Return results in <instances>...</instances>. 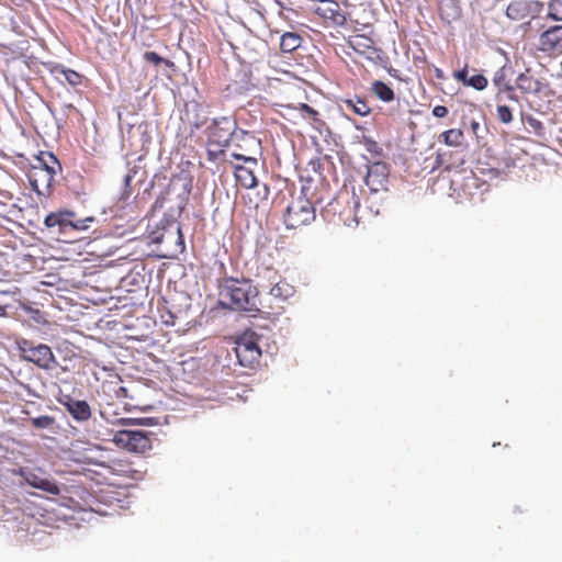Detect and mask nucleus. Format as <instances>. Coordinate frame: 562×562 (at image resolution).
<instances>
[{"label":"nucleus","mask_w":562,"mask_h":562,"mask_svg":"<svg viewBox=\"0 0 562 562\" xmlns=\"http://www.w3.org/2000/svg\"><path fill=\"white\" fill-rule=\"evenodd\" d=\"M300 111L302 112L305 119L313 120L314 122L318 121V112L308 104L301 103Z\"/></svg>","instance_id":"obj_29"},{"label":"nucleus","mask_w":562,"mask_h":562,"mask_svg":"<svg viewBox=\"0 0 562 562\" xmlns=\"http://www.w3.org/2000/svg\"><path fill=\"white\" fill-rule=\"evenodd\" d=\"M508 98H509L510 100H517V98H516L515 95H513V94H509V95H508Z\"/></svg>","instance_id":"obj_44"},{"label":"nucleus","mask_w":562,"mask_h":562,"mask_svg":"<svg viewBox=\"0 0 562 562\" xmlns=\"http://www.w3.org/2000/svg\"><path fill=\"white\" fill-rule=\"evenodd\" d=\"M302 37L294 32H285L280 37V49L283 53H292L297 49L302 44Z\"/></svg>","instance_id":"obj_18"},{"label":"nucleus","mask_w":562,"mask_h":562,"mask_svg":"<svg viewBox=\"0 0 562 562\" xmlns=\"http://www.w3.org/2000/svg\"><path fill=\"white\" fill-rule=\"evenodd\" d=\"M122 425H153V418H122Z\"/></svg>","instance_id":"obj_31"},{"label":"nucleus","mask_w":562,"mask_h":562,"mask_svg":"<svg viewBox=\"0 0 562 562\" xmlns=\"http://www.w3.org/2000/svg\"><path fill=\"white\" fill-rule=\"evenodd\" d=\"M562 41V25H554L539 36V49L544 53L554 50Z\"/></svg>","instance_id":"obj_12"},{"label":"nucleus","mask_w":562,"mask_h":562,"mask_svg":"<svg viewBox=\"0 0 562 562\" xmlns=\"http://www.w3.org/2000/svg\"><path fill=\"white\" fill-rule=\"evenodd\" d=\"M454 78L465 85L468 78H469V71L468 66H464L462 69L454 72Z\"/></svg>","instance_id":"obj_35"},{"label":"nucleus","mask_w":562,"mask_h":562,"mask_svg":"<svg viewBox=\"0 0 562 562\" xmlns=\"http://www.w3.org/2000/svg\"><path fill=\"white\" fill-rule=\"evenodd\" d=\"M94 221L93 216L77 220L75 212L60 210L46 215L44 224L54 234L69 236L72 232L87 231Z\"/></svg>","instance_id":"obj_2"},{"label":"nucleus","mask_w":562,"mask_h":562,"mask_svg":"<svg viewBox=\"0 0 562 562\" xmlns=\"http://www.w3.org/2000/svg\"><path fill=\"white\" fill-rule=\"evenodd\" d=\"M31 168L47 169V171H50V168L55 169V171L61 170L60 162L52 153H41L35 157Z\"/></svg>","instance_id":"obj_16"},{"label":"nucleus","mask_w":562,"mask_h":562,"mask_svg":"<svg viewBox=\"0 0 562 562\" xmlns=\"http://www.w3.org/2000/svg\"><path fill=\"white\" fill-rule=\"evenodd\" d=\"M113 442L130 452L144 453L151 449V441L143 430L123 429L114 434Z\"/></svg>","instance_id":"obj_5"},{"label":"nucleus","mask_w":562,"mask_h":562,"mask_svg":"<svg viewBox=\"0 0 562 562\" xmlns=\"http://www.w3.org/2000/svg\"><path fill=\"white\" fill-rule=\"evenodd\" d=\"M358 46L366 47V44L358 43Z\"/></svg>","instance_id":"obj_47"},{"label":"nucleus","mask_w":562,"mask_h":562,"mask_svg":"<svg viewBox=\"0 0 562 562\" xmlns=\"http://www.w3.org/2000/svg\"><path fill=\"white\" fill-rule=\"evenodd\" d=\"M235 352L243 367H251L261 356V350L252 335L240 337L236 342Z\"/></svg>","instance_id":"obj_7"},{"label":"nucleus","mask_w":562,"mask_h":562,"mask_svg":"<svg viewBox=\"0 0 562 562\" xmlns=\"http://www.w3.org/2000/svg\"><path fill=\"white\" fill-rule=\"evenodd\" d=\"M497 117L502 123L508 124L513 120V114L507 105H497Z\"/></svg>","instance_id":"obj_28"},{"label":"nucleus","mask_w":562,"mask_h":562,"mask_svg":"<svg viewBox=\"0 0 562 562\" xmlns=\"http://www.w3.org/2000/svg\"><path fill=\"white\" fill-rule=\"evenodd\" d=\"M559 3V0H552L549 2V13L548 18L554 20V21H561L562 20V13L559 14L557 10V5Z\"/></svg>","instance_id":"obj_34"},{"label":"nucleus","mask_w":562,"mask_h":562,"mask_svg":"<svg viewBox=\"0 0 562 562\" xmlns=\"http://www.w3.org/2000/svg\"><path fill=\"white\" fill-rule=\"evenodd\" d=\"M235 176L239 184L246 189H251L257 186V178L254 172L243 166H237L235 168Z\"/></svg>","instance_id":"obj_20"},{"label":"nucleus","mask_w":562,"mask_h":562,"mask_svg":"<svg viewBox=\"0 0 562 562\" xmlns=\"http://www.w3.org/2000/svg\"><path fill=\"white\" fill-rule=\"evenodd\" d=\"M505 78H506V68L505 67H502L499 68L495 74H494V77H493V83L499 89L502 90V86L503 83L505 82Z\"/></svg>","instance_id":"obj_33"},{"label":"nucleus","mask_w":562,"mask_h":562,"mask_svg":"<svg viewBox=\"0 0 562 562\" xmlns=\"http://www.w3.org/2000/svg\"><path fill=\"white\" fill-rule=\"evenodd\" d=\"M342 111H352L353 113L364 116L370 113L369 105L361 99H346L340 103Z\"/></svg>","instance_id":"obj_19"},{"label":"nucleus","mask_w":562,"mask_h":562,"mask_svg":"<svg viewBox=\"0 0 562 562\" xmlns=\"http://www.w3.org/2000/svg\"><path fill=\"white\" fill-rule=\"evenodd\" d=\"M464 86L472 87L477 91H482L487 87V79L480 74L469 76Z\"/></svg>","instance_id":"obj_25"},{"label":"nucleus","mask_w":562,"mask_h":562,"mask_svg":"<svg viewBox=\"0 0 562 562\" xmlns=\"http://www.w3.org/2000/svg\"><path fill=\"white\" fill-rule=\"evenodd\" d=\"M57 402L78 423L87 422L91 417V408L87 401L77 400L72 397L70 394L61 393L57 397Z\"/></svg>","instance_id":"obj_8"},{"label":"nucleus","mask_w":562,"mask_h":562,"mask_svg":"<svg viewBox=\"0 0 562 562\" xmlns=\"http://www.w3.org/2000/svg\"><path fill=\"white\" fill-rule=\"evenodd\" d=\"M521 120L525 124L528 125V131L533 133L538 137H543L546 135L544 126L542 122L533 117L532 115L526 114L521 116Z\"/></svg>","instance_id":"obj_23"},{"label":"nucleus","mask_w":562,"mask_h":562,"mask_svg":"<svg viewBox=\"0 0 562 562\" xmlns=\"http://www.w3.org/2000/svg\"><path fill=\"white\" fill-rule=\"evenodd\" d=\"M31 424L36 429H49L55 424V418L48 415L31 418Z\"/></svg>","instance_id":"obj_26"},{"label":"nucleus","mask_w":562,"mask_h":562,"mask_svg":"<svg viewBox=\"0 0 562 562\" xmlns=\"http://www.w3.org/2000/svg\"><path fill=\"white\" fill-rule=\"evenodd\" d=\"M432 114L436 117H445L448 114V109L445 105H436L432 109Z\"/></svg>","instance_id":"obj_37"},{"label":"nucleus","mask_w":562,"mask_h":562,"mask_svg":"<svg viewBox=\"0 0 562 562\" xmlns=\"http://www.w3.org/2000/svg\"><path fill=\"white\" fill-rule=\"evenodd\" d=\"M543 2L538 0H527L528 16L537 18L543 10Z\"/></svg>","instance_id":"obj_27"},{"label":"nucleus","mask_w":562,"mask_h":562,"mask_svg":"<svg viewBox=\"0 0 562 562\" xmlns=\"http://www.w3.org/2000/svg\"><path fill=\"white\" fill-rule=\"evenodd\" d=\"M252 42L259 52L265 50L267 47L266 42L260 38H254Z\"/></svg>","instance_id":"obj_38"},{"label":"nucleus","mask_w":562,"mask_h":562,"mask_svg":"<svg viewBox=\"0 0 562 562\" xmlns=\"http://www.w3.org/2000/svg\"><path fill=\"white\" fill-rule=\"evenodd\" d=\"M19 350L25 361L41 369L53 370L58 364L50 347L45 344L34 345L33 341L23 339L19 342Z\"/></svg>","instance_id":"obj_3"},{"label":"nucleus","mask_w":562,"mask_h":562,"mask_svg":"<svg viewBox=\"0 0 562 562\" xmlns=\"http://www.w3.org/2000/svg\"><path fill=\"white\" fill-rule=\"evenodd\" d=\"M221 303L232 310L259 312L258 289L248 279H229L221 289Z\"/></svg>","instance_id":"obj_1"},{"label":"nucleus","mask_w":562,"mask_h":562,"mask_svg":"<svg viewBox=\"0 0 562 562\" xmlns=\"http://www.w3.org/2000/svg\"><path fill=\"white\" fill-rule=\"evenodd\" d=\"M233 157L236 158V159H239V160H244V161H249V162L256 164V159L251 158V157H246V156L239 155V154H233Z\"/></svg>","instance_id":"obj_39"},{"label":"nucleus","mask_w":562,"mask_h":562,"mask_svg":"<svg viewBox=\"0 0 562 562\" xmlns=\"http://www.w3.org/2000/svg\"><path fill=\"white\" fill-rule=\"evenodd\" d=\"M24 389H25L27 395L33 396V397H40V395L34 390H32L29 385H24Z\"/></svg>","instance_id":"obj_40"},{"label":"nucleus","mask_w":562,"mask_h":562,"mask_svg":"<svg viewBox=\"0 0 562 562\" xmlns=\"http://www.w3.org/2000/svg\"><path fill=\"white\" fill-rule=\"evenodd\" d=\"M358 46L366 47V44L358 43Z\"/></svg>","instance_id":"obj_45"},{"label":"nucleus","mask_w":562,"mask_h":562,"mask_svg":"<svg viewBox=\"0 0 562 562\" xmlns=\"http://www.w3.org/2000/svg\"><path fill=\"white\" fill-rule=\"evenodd\" d=\"M358 46L366 47V44L358 43Z\"/></svg>","instance_id":"obj_46"},{"label":"nucleus","mask_w":562,"mask_h":562,"mask_svg":"<svg viewBox=\"0 0 562 562\" xmlns=\"http://www.w3.org/2000/svg\"><path fill=\"white\" fill-rule=\"evenodd\" d=\"M442 140L448 146H459L463 139V132L461 130H448L441 134Z\"/></svg>","instance_id":"obj_24"},{"label":"nucleus","mask_w":562,"mask_h":562,"mask_svg":"<svg viewBox=\"0 0 562 562\" xmlns=\"http://www.w3.org/2000/svg\"><path fill=\"white\" fill-rule=\"evenodd\" d=\"M300 111L302 112L305 119L313 120L314 122L318 121V112L308 104L301 103Z\"/></svg>","instance_id":"obj_30"},{"label":"nucleus","mask_w":562,"mask_h":562,"mask_svg":"<svg viewBox=\"0 0 562 562\" xmlns=\"http://www.w3.org/2000/svg\"><path fill=\"white\" fill-rule=\"evenodd\" d=\"M372 92L383 102H391L394 100V91L385 82L376 80L372 82Z\"/></svg>","instance_id":"obj_22"},{"label":"nucleus","mask_w":562,"mask_h":562,"mask_svg":"<svg viewBox=\"0 0 562 562\" xmlns=\"http://www.w3.org/2000/svg\"><path fill=\"white\" fill-rule=\"evenodd\" d=\"M210 139L221 147L229 145L231 138L236 130V122L231 117L214 119L207 127Z\"/></svg>","instance_id":"obj_6"},{"label":"nucleus","mask_w":562,"mask_h":562,"mask_svg":"<svg viewBox=\"0 0 562 562\" xmlns=\"http://www.w3.org/2000/svg\"><path fill=\"white\" fill-rule=\"evenodd\" d=\"M506 16L513 21H519L527 18V0L512 1L506 9Z\"/></svg>","instance_id":"obj_17"},{"label":"nucleus","mask_w":562,"mask_h":562,"mask_svg":"<svg viewBox=\"0 0 562 562\" xmlns=\"http://www.w3.org/2000/svg\"><path fill=\"white\" fill-rule=\"evenodd\" d=\"M389 182V168L384 162H374L368 168L366 176V184L369 187L371 194L380 191H386Z\"/></svg>","instance_id":"obj_10"},{"label":"nucleus","mask_w":562,"mask_h":562,"mask_svg":"<svg viewBox=\"0 0 562 562\" xmlns=\"http://www.w3.org/2000/svg\"><path fill=\"white\" fill-rule=\"evenodd\" d=\"M516 85L525 93H537L540 90V82L524 72L517 76Z\"/></svg>","instance_id":"obj_21"},{"label":"nucleus","mask_w":562,"mask_h":562,"mask_svg":"<svg viewBox=\"0 0 562 562\" xmlns=\"http://www.w3.org/2000/svg\"><path fill=\"white\" fill-rule=\"evenodd\" d=\"M177 235V244L184 247V241L181 233V227L178 223H169L168 228L165 226L160 229L154 231L149 234L150 243L160 244L166 238H173Z\"/></svg>","instance_id":"obj_13"},{"label":"nucleus","mask_w":562,"mask_h":562,"mask_svg":"<svg viewBox=\"0 0 562 562\" xmlns=\"http://www.w3.org/2000/svg\"><path fill=\"white\" fill-rule=\"evenodd\" d=\"M144 178H145V171L142 168H139L137 166L130 168L123 179V189H122V192L120 195V200L126 201L130 198L132 182L134 179H137V182H143Z\"/></svg>","instance_id":"obj_14"},{"label":"nucleus","mask_w":562,"mask_h":562,"mask_svg":"<svg viewBox=\"0 0 562 562\" xmlns=\"http://www.w3.org/2000/svg\"><path fill=\"white\" fill-rule=\"evenodd\" d=\"M479 127H480L479 122H476V121H472V122H471V128H472V131H473L474 133H476V130H477Z\"/></svg>","instance_id":"obj_42"},{"label":"nucleus","mask_w":562,"mask_h":562,"mask_svg":"<svg viewBox=\"0 0 562 562\" xmlns=\"http://www.w3.org/2000/svg\"><path fill=\"white\" fill-rule=\"evenodd\" d=\"M144 59L154 65H159L161 63L168 64L169 61L158 55L156 52H145Z\"/></svg>","instance_id":"obj_32"},{"label":"nucleus","mask_w":562,"mask_h":562,"mask_svg":"<svg viewBox=\"0 0 562 562\" xmlns=\"http://www.w3.org/2000/svg\"><path fill=\"white\" fill-rule=\"evenodd\" d=\"M21 476L27 485L34 488L41 490L50 495L60 494V487L55 481L50 479L43 477L40 474L29 470H21Z\"/></svg>","instance_id":"obj_11"},{"label":"nucleus","mask_w":562,"mask_h":562,"mask_svg":"<svg viewBox=\"0 0 562 562\" xmlns=\"http://www.w3.org/2000/svg\"><path fill=\"white\" fill-rule=\"evenodd\" d=\"M56 173L57 171L52 168L50 171H47V169L31 168L27 173V179L32 189L38 195L46 196L50 194V188Z\"/></svg>","instance_id":"obj_9"},{"label":"nucleus","mask_w":562,"mask_h":562,"mask_svg":"<svg viewBox=\"0 0 562 562\" xmlns=\"http://www.w3.org/2000/svg\"><path fill=\"white\" fill-rule=\"evenodd\" d=\"M502 89L507 91V92H513L514 90V87L512 85H509L508 82H504L503 86H502Z\"/></svg>","instance_id":"obj_41"},{"label":"nucleus","mask_w":562,"mask_h":562,"mask_svg":"<svg viewBox=\"0 0 562 562\" xmlns=\"http://www.w3.org/2000/svg\"><path fill=\"white\" fill-rule=\"evenodd\" d=\"M64 110H65V112L66 111H71V110H75V106L72 104H65L64 105Z\"/></svg>","instance_id":"obj_43"},{"label":"nucleus","mask_w":562,"mask_h":562,"mask_svg":"<svg viewBox=\"0 0 562 562\" xmlns=\"http://www.w3.org/2000/svg\"><path fill=\"white\" fill-rule=\"evenodd\" d=\"M315 218V209L308 199L299 198L288 205L284 224L288 229L307 225Z\"/></svg>","instance_id":"obj_4"},{"label":"nucleus","mask_w":562,"mask_h":562,"mask_svg":"<svg viewBox=\"0 0 562 562\" xmlns=\"http://www.w3.org/2000/svg\"><path fill=\"white\" fill-rule=\"evenodd\" d=\"M286 286V284L284 285H281V284H276L273 285L271 289H270V294L274 297H283V296H286V294H284V291H283V288Z\"/></svg>","instance_id":"obj_36"},{"label":"nucleus","mask_w":562,"mask_h":562,"mask_svg":"<svg viewBox=\"0 0 562 562\" xmlns=\"http://www.w3.org/2000/svg\"><path fill=\"white\" fill-rule=\"evenodd\" d=\"M52 72L56 79L59 81L65 80L72 87L79 86L81 83V75L72 69L64 67L63 65H56L52 69Z\"/></svg>","instance_id":"obj_15"}]
</instances>
